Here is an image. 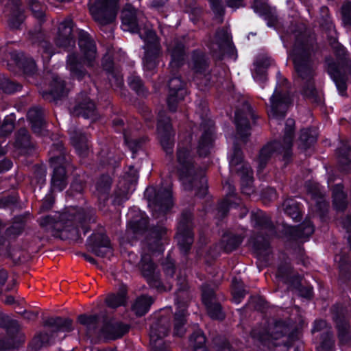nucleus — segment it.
<instances>
[{"label":"nucleus","instance_id":"f257e3e1","mask_svg":"<svg viewBox=\"0 0 351 351\" xmlns=\"http://www.w3.org/2000/svg\"><path fill=\"white\" fill-rule=\"evenodd\" d=\"M321 53L316 38L313 36H300L296 38L292 51V58L297 74V80L301 86V94L313 101H317V90L315 86V60Z\"/></svg>","mask_w":351,"mask_h":351},{"label":"nucleus","instance_id":"f03ea898","mask_svg":"<svg viewBox=\"0 0 351 351\" xmlns=\"http://www.w3.org/2000/svg\"><path fill=\"white\" fill-rule=\"evenodd\" d=\"M39 223L43 228L59 230L63 239L77 241L81 238L80 230L85 234L90 229L91 224L95 223V211L93 208L69 211L61 216L60 221L47 215L42 217Z\"/></svg>","mask_w":351,"mask_h":351},{"label":"nucleus","instance_id":"7ed1b4c3","mask_svg":"<svg viewBox=\"0 0 351 351\" xmlns=\"http://www.w3.org/2000/svg\"><path fill=\"white\" fill-rule=\"evenodd\" d=\"M176 160L180 180L185 190L197 189L196 195L204 197L207 193V180L204 172L195 167L193 158L189 147L178 144L176 152Z\"/></svg>","mask_w":351,"mask_h":351},{"label":"nucleus","instance_id":"20e7f679","mask_svg":"<svg viewBox=\"0 0 351 351\" xmlns=\"http://www.w3.org/2000/svg\"><path fill=\"white\" fill-rule=\"evenodd\" d=\"M251 222L257 231L256 235L251 239L253 249L259 258L265 259L271 254L269 239L276 234V226L270 217L261 210L251 213Z\"/></svg>","mask_w":351,"mask_h":351},{"label":"nucleus","instance_id":"39448f33","mask_svg":"<svg viewBox=\"0 0 351 351\" xmlns=\"http://www.w3.org/2000/svg\"><path fill=\"white\" fill-rule=\"evenodd\" d=\"M295 121L288 119L285 123L283 145L280 141H272L265 145L259 151L256 162L258 171H262L269 161L275 156L282 155V160L288 162L292 156L293 139L294 136Z\"/></svg>","mask_w":351,"mask_h":351},{"label":"nucleus","instance_id":"423d86ee","mask_svg":"<svg viewBox=\"0 0 351 351\" xmlns=\"http://www.w3.org/2000/svg\"><path fill=\"white\" fill-rule=\"evenodd\" d=\"M292 102L290 86L286 79L278 84L270 98V110L268 111L271 127L278 125L284 119L287 111Z\"/></svg>","mask_w":351,"mask_h":351},{"label":"nucleus","instance_id":"0eeeda50","mask_svg":"<svg viewBox=\"0 0 351 351\" xmlns=\"http://www.w3.org/2000/svg\"><path fill=\"white\" fill-rule=\"evenodd\" d=\"M177 281L178 287L176 293V304L178 310L174 315L173 335L182 337L186 332L184 325L186 322V308L192 295L184 278L178 277Z\"/></svg>","mask_w":351,"mask_h":351},{"label":"nucleus","instance_id":"6e6552de","mask_svg":"<svg viewBox=\"0 0 351 351\" xmlns=\"http://www.w3.org/2000/svg\"><path fill=\"white\" fill-rule=\"evenodd\" d=\"M332 49L339 61V64H337L332 57L328 56L325 58L324 67L327 73L335 82L338 90L343 94L347 88L346 77L345 74L339 69V64L342 66L345 62L349 60L348 53L341 43Z\"/></svg>","mask_w":351,"mask_h":351},{"label":"nucleus","instance_id":"1a4fd4ad","mask_svg":"<svg viewBox=\"0 0 351 351\" xmlns=\"http://www.w3.org/2000/svg\"><path fill=\"white\" fill-rule=\"evenodd\" d=\"M287 332V326L282 322L279 321L276 322L274 325L269 326L267 330L258 332L257 330H252L251 331V336L269 348L282 345L289 348L292 345L293 338L291 336H289L287 341H278Z\"/></svg>","mask_w":351,"mask_h":351},{"label":"nucleus","instance_id":"9d476101","mask_svg":"<svg viewBox=\"0 0 351 351\" xmlns=\"http://www.w3.org/2000/svg\"><path fill=\"white\" fill-rule=\"evenodd\" d=\"M118 7L119 0H95L89 10L94 21L105 26L116 20Z\"/></svg>","mask_w":351,"mask_h":351},{"label":"nucleus","instance_id":"9b49d317","mask_svg":"<svg viewBox=\"0 0 351 351\" xmlns=\"http://www.w3.org/2000/svg\"><path fill=\"white\" fill-rule=\"evenodd\" d=\"M146 195L148 196L149 206L156 218L164 217L173 206L172 194L169 189L160 188L156 190L150 187L147 189Z\"/></svg>","mask_w":351,"mask_h":351},{"label":"nucleus","instance_id":"f8f14e48","mask_svg":"<svg viewBox=\"0 0 351 351\" xmlns=\"http://www.w3.org/2000/svg\"><path fill=\"white\" fill-rule=\"evenodd\" d=\"M157 132L160 145L166 153L169 162L173 161L175 131L173 129L171 119L165 111H160L158 116Z\"/></svg>","mask_w":351,"mask_h":351},{"label":"nucleus","instance_id":"ddd939ff","mask_svg":"<svg viewBox=\"0 0 351 351\" xmlns=\"http://www.w3.org/2000/svg\"><path fill=\"white\" fill-rule=\"evenodd\" d=\"M169 330V317L161 316L154 321L149 330L152 351H169V346L163 340L168 335Z\"/></svg>","mask_w":351,"mask_h":351},{"label":"nucleus","instance_id":"4468645a","mask_svg":"<svg viewBox=\"0 0 351 351\" xmlns=\"http://www.w3.org/2000/svg\"><path fill=\"white\" fill-rule=\"evenodd\" d=\"M207 46L213 56L217 60H221L225 54H234V47L230 35L224 27L216 31L213 39L210 40Z\"/></svg>","mask_w":351,"mask_h":351},{"label":"nucleus","instance_id":"2eb2a0df","mask_svg":"<svg viewBox=\"0 0 351 351\" xmlns=\"http://www.w3.org/2000/svg\"><path fill=\"white\" fill-rule=\"evenodd\" d=\"M193 215L189 210H184L178 225V242L180 250L186 254L193 243Z\"/></svg>","mask_w":351,"mask_h":351},{"label":"nucleus","instance_id":"dca6fc26","mask_svg":"<svg viewBox=\"0 0 351 351\" xmlns=\"http://www.w3.org/2000/svg\"><path fill=\"white\" fill-rule=\"evenodd\" d=\"M122 28L125 31L138 32L142 27L146 18L142 10L135 8L131 3H127L120 13Z\"/></svg>","mask_w":351,"mask_h":351},{"label":"nucleus","instance_id":"f3484780","mask_svg":"<svg viewBox=\"0 0 351 351\" xmlns=\"http://www.w3.org/2000/svg\"><path fill=\"white\" fill-rule=\"evenodd\" d=\"M78 46L84 64L88 68L97 65V51L95 41L86 31L80 29L77 32Z\"/></svg>","mask_w":351,"mask_h":351},{"label":"nucleus","instance_id":"a211bd4d","mask_svg":"<svg viewBox=\"0 0 351 351\" xmlns=\"http://www.w3.org/2000/svg\"><path fill=\"white\" fill-rule=\"evenodd\" d=\"M190 66L195 74V80L197 84H204L205 86H208L210 82L209 60L205 53L200 50L193 51Z\"/></svg>","mask_w":351,"mask_h":351},{"label":"nucleus","instance_id":"6ab92c4d","mask_svg":"<svg viewBox=\"0 0 351 351\" xmlns=\"http://www.w3.org/2000/svg\"><path fill=\"white\" fill-rule=\"evenodd\" d=\"M138 267L142 276L146 279L150 287L156 288L159 291L165 290L160 280V273L157 271L156 265L152 261L149 254H142Z\"/></svg>","mask_w":351,"mask_h":351},{"label":"nucleus","instance_id":"aec40b11","mask_svg":"<svg viewBox=\"0 0 351 351\" xmlns=\"http://www.w3.org/2000/svg\"><path fill=\"white\" fill-rule=\"evenodd\" d=\"M173 75L168 82L169 94L167 99V106L171 112H176L178 103L183 100L186 95L185 83L180 76L171 73Z\"/></svg>","mask_w":351,"mask_h":351},{"label":"nucleus","instance_id":"412c9836","mask_svg":"<svg viewBox=\"0 0 351 351\" xmlns=\"http://www.w3.org/2000/svg\"><path fill=\"white\" fill-rule=\"evenodd\" d=\"M87 246L89 250L97 256L106 257L112 254L110 240L103 229L91 234L88 239Z\"/></svg>","mask_w":351,"mask_h":351},{"label":"nucleus","instance_id":"4be33fe9","mask_svg":"<svg viewBox=\"0 0 351 351\" xmlns=\"http://www.w3.org/2000/svg\"><path fill=\"white\" fill-rule=\"evenodd\" d=\"M331 311L332 319L336 324L339 343L347 344L351 339V335L350 325L345 316L346 310L342 305L335 304L332 306Z\"/></svg>","mask_w":351,"mask_h":351},{"label":"nucleus","instance_id":"5701e85b","mask_svg":"<svg viewBox=\"0 0 351 351\" xmlns=\"http://www.w3.org/2000/svg\"><path fill=\"white\" fill-rule=\"evenodd\" d=\"M74 22L70 17L65 18L58 27V32L55 38L57 47L64 50H69L75 46V40L73 35Z\"/></svg>","mask_w":351,"mask_h":351},{"label":"nucleus","instance_id":"b1692460","mask_svg":"<svg viewBox=\"0 0 351 351\" xmlns=\"http://www.w3.org/2000/svg\"><path fill=\"white\" fill-rule=\"evenodd\" d=\"M254 119L255 116L251 106L245 102L242 109L237 110L235 112V124L238 134L244 142H246L250 135V125L248 117Z\"/></svg>","mask_w":351,"mask_h":351},{"label":"nucleus","instance_id":"393cba45","mask_svg":"<svg viewBox=\"0 0 351 351\" xmlns=\"http://www.w3.org/2000/svg\"><path fill=\"white\" fill-rule=\"evenodd\" d=\"M130 329L128 324H123L114 319L104 320L100 328L101 337L114 340L122 337Z\"/></svg>","mask_w":351,"mask_h":351},{"label":"nucleus","instance_id":"a878e982","mask_svg":"<svg viewBox=\"0 0 351 351\" xmlns=\"http://www.w3.org/2000/svg\"><path fill=\"white\" fill-rule=\"evenodd\" d=\"M167 52L171 56L170 72L175 74L184 63L186 53L184 43L178 38L173 39L167 46Z\"/></svg>","mask_w":351,"mask_h":351},{"label":"nucleus","instance_id":"bb28decb","mask_svg":"<svg viewBox=\"0 0 351 351\" xmlns=\"http://www.w3.org/2000/svg\"><path fill=\"white\" fill-rule=\"evenodd\" d=\"M20 328L19 322L12 319L5 329L9 337L0 340V351L14 349L24 342V336L19 333Z\"/></svg>","mask_w":351,"mask_h":351},{"label":"nucleus","instance_id":"cd10ccee","mask_svg":"<svg viewBox=\"0 0 351 351\" xmlns=\"http://www.w3.org/2000/svg\"><path fill=\"white\" fill-rule=\"evenodd\" d=\"M71 145L80 158H86L90 152V144L87 134L75 127L69 130Z\"/></svg>","mask_w":351,"mask_h":351},{"label":"nucleus","instance_id":"c85d7f7f","mask_svg":"<svg viewBox=\"0 0 351 351\" xmlns=\"http://www.w3.org/2000/svg\"><path fill=\"white\" fill-rule=\"evenodd\" d=\"M67 93L68 90L65 87L64 81L56 75H53L51 77L50 90L40 93L45 100L56 104L62 98L66 97Z\"/></svg>","mask_w":351,"mask_h":351},{"label":"nucleus","instance_id":"c756f323","mask_svg":"<svg viewBox=\"0 0 351 351\" xmlns=\"http://www.w3.org/2000/svg\"><path fill=\"white\" fill-rule=\"evenodd\" d=\"M49 161L51 167L70 166L71 156L62 141L53 143L49 151Z\"/></svg>","mask_w":351,"mask_h":351},{"label":"nucleus","instance_id":"7c9ffc66","mask_svg":"<svg viewBox=\"0 0 351 351\" xmlns=\"http://www.w3.org/2000/svg\"><path fill=\"white\" fill-rule=\"evenodd\" d=\"M85 66L83 57L80 56L77 52H71L66 56V68L73 78L78 80L84 79L88 74Z\"/></svg>","mask_w":351,"mask_h":351},{"label":"nucleus","instance_id":"2f4dec72","mask_svg":"<svg viewBox=\"0 0 351 351\" xmlns=\"http://www.w3.org/2000/svg\"><path fill=\"white\" fill-rule=\"evenodd\" d=\"M167 228L162 224L152 226L146 236L144 245L149 251L160 250L162 245L161 241L165 239L167 234Z\"/></svg>","mask_w":351,"mask_h":351},{"label":"nucleus","instance_id":"473e14b6","mask_svg":"<svg viewBox=\"0 0 351 351\" xmlns=\"http://www.w3.org/2000/svg\"><path fill=\"white\" fill-rule=\"evenodd\" d=\"M213 124L211 121L208 122V127L206 128L204 123L201 124L203 132L200 136L197 152L200 156H206L209 154L211 148L213 147Z\"/></svg>","mask_w":351,"mask_h":351},{"label":"nucleus","instance_id":"72a5a7b5","mask_svg":"<svg viewBox=\"0 0 351 351\" xmlns=\"http://www.w3.org/2000/svg\"><path fill=\"white\" fill-rule=\"evenodd\" d=\"M27 119L31 123L33 132L38 135L45 133V114L43 108L39 106L31 108L27 112Z\"/></svg>","mask_w":351,"mask_h":351},{"label":"nucleus","instance_id":"f704fd0d","mask_svg":"<svg viewBox=\"0 0 351 351\" xmlns=\"http://www.w3.org/2000/svg\"><path fill=\"white\" fill-rule=\"evenodd\" d=\"M6 7L10 12L8 20L9 27L13 29H19L25 19L21 0H9Z\"/></svg>","mask_w":351,"mask_h":351},{"label":"nucleus","instance_id":"c9c22d12","mask_svg":"<svg viewBox=\"0 0 351 351\" xmlns=\"http://www.w3.org/2000/svg\"><path fill=\"white\" fill-rule=\"evenodd\" d=\"M148 217L145 214L141 213L128 223L126 230L128 237L137 239L143 235L148 230Z\"/></svg>","mask_w":351,"mask_h":351},{"label":"nucleus","instance_id":"e433bc0d","mask_svg":"<svg viewBox=\"0 0 351 351\" xmlns=\"http://www.w3.org/2000/svg\"><path fill=\"white\" fill-rule=\"evenodd\" d=\"M77 321L85 327L88 336L90 337L94 336L101 337L100 328L101 327V321L98 315H80L77 317Z\"/></svg>","mask_w":351,"mask_h":351},{"label":"nucleus","instance_id":"4c0bfd02","mask_svg":"<svg viewBox=\"0 0 351 351\" xmlns=\"http://www.w3.org/2000/svg\"><path fill=\"white\" fill-rule=\"evenodd\" d=\"M241 177V189L242 193L250 195L254 193L253 171L247 164H243L241 168L236 169Z\"/></svg>","mask_w":351,"mask_h":351},{"label":"nucleus","instance_id":"58836bf2","mask_svg":"<svg viewBox=\"0 0 351 351\" xmlns=\"http://www.w3.org/2000/svg\"><path fill=\"white\" fill-rule=\"evenodd\" d=\"M112 178L108 175L101 176L96 182L94 195L100 203H105L109 199Z\"/></svg>","mask_w":351,"mask_h":351},{"label":"nucleus","instance_id":"ea45409f","mask_svg":"<svg viewBox=\"0 0 351 351\" xmlns=\"http://www.w3.org/2000/svg\"><path fill=\"white\" fill-rule=\"evenodd\" d=\"M71 113L73 116L86 119L93 117L96 113L95 104L90 98L85 97L77 102Z\"/></svg>","mask_w":351,"mask_h":351},{"label":"nucleus","instance_id":"a19ab883","mask_svg":"<svg viewBox=\"0 0 351 351\" xmlns=\"http://www.w3.org/2000/svg\"><path fill=\"white\" fill-rule=\"evenodd\" d=\"M29 40L32 44L38 45L46 55V58H50L53 53L52 44L47 39L45 34L41 29L29 32Z\"/></svg>","mask_w":351,"mask_h":351},{"label":"nucleus","instance_id":"79ce46f5","mask_svg":"<svg viewBox=\"0 0 351 351\" xmlns=\"http://www.w3.org/2000/svg\"><path fill=\"white\" fill-rule=\"evenodd\" d=\"M138 33L145 42L144 49L161 50L159 38L152 28L145 25Z\"/></svg>","mask_w":351,"mask_h":351},{"label":"nucleus","instance_id":"37998d69","mask_svg":"<svg viewBox=\"0 0 351 351\" xmlns=\"http://www.w3.org/2000/svg\"><path fill=\"white\" fill-rule=\"evenodd\" d=\"M69 166H54L51 180V191H61L67 184L66 168Z\"/></svg>","mask_w":351,"mask_h":351},{"label":"nucleus","instance_id":"c03bdc74","mask_svg":"<svg viewBox=\"0 0 351 351\" xmlns=\"http://www.w3.org/2000/svg\"><path fill=\"white\" fill-rule=\"evenodd\" d=\"M15 145L26 154H31L36 148V145L31 141L29 132L24 128L17 131Z\"/></svg>","mask_w":351,"mask_h":351},{"label":"nucleus","instance_id":"a18cd8bd","mask_svg":"<svg viewBox=\"0 0 351 351\" xmlns=\"http://www.w3.org/2000/svg\"><path fill=\"white\" fill-rule=\"evenodd\" d=\"M332 206L338 211H344L348 206L347 195L343 191V186L337 184L332 189Z\"/></svg>","mask_w":351,"mask_h":351},{"label":"nucleus","instance_id":"49530a36","mask_svg":"<svg viewBox=\"0 0 351 351\" xmlns=\"http://www.w3.org/2000/svg\"><path fill=\"white\" fill-rule=\"evenodd\" d=\"M72 322V320L69 318L49 317L45 321V326L51 328L53 332H69L73 330Z\"/></svg>","mask_w":351,"mask_h":351},{"label":"nucleus","instance_id":"de8ad7c7","mask_svg":"<svg viewBox=\"0 0 351 351\" xmlns=\"http://www.w3.org/2000/svg\"><path fill=\"white\" fill-rule=\"evenodd\" d=\"M254 79L258 81H265L266 80L267 70L271 65L270 59L265 56L258 57L254 62Z\"/></svg>","mask_w":351,"mask_h":351},{"label":"nucleus","instance_id":"09e8293b","mask_svg":"<svg viewBox=\"0 0 351 351\" xmlns=\"http://www.w3.org/2000/svg\"><path fill=\"white\" fill-rule=\"evenodd\" d=\"M243 240V237L241 235L227 233L223 235L221 245L225 252H231L241 244Z\"/></svg>","mask_w":351,"mask_h":351},{"label":"nucleus","instance_id":"8fccbe9b","mask_svg":"<svg viewBox=\"0 0 351 351\" xmlns=\"http://www.w3.org/2000/svg\"><path fill=\"white\" fill-rule=\"evenodd\" d=\"M351 152V147L348 143H342L341 145L337 148V154L339 162L342 169L346 171L351 169V158L350 153Z\"/></svg>","mask_w":351,"mask_h":351},{"label":"nucleus","instance_id":"3c124183","mask_svg":"<svg viewBox=\"0 0 351 351\" xmlns=\"http://www.w3.org/2000/svg\"><path fill=\"white\" fill-rule=\"evenodd\" d=\"M282 209L285 213L295 221L302 219L301 212L298 203L293 199H287L282 203Z\"/></svg>","mask_w":351,"mask_h":351},{"label":"nucleus","instance_id":"603ef678","mask_svg":"<svg viewBox=\"0 0 351 351\" xmlns=\"http://www.w3.org/2000/svg\"><path fill=\"white\" fill-rule=\"evenodd\" d=\"M314 232V226L310 221H304L298 226L292 227L291 233L294 238L302 239L311 236Z\"/></svg>","mask_w":351,"mask_h":351},{"label":"nucleus","instance_id":"864d4df0","mask_svg":"<svg viewBox=\"0 0 351 351\" xmlns=\"http://www.w3.org/2000/svg\"><path fill=\"white\" fill-rule=\"evenodd\" d=\"M153 303L152 297L142 295L136 299L132 306V310L138 316H143L149 310L150 306Z\"/></svg>","mask_w":351,"mask_h":351},{"label":"nucleus","instance_id":"5fc2aeb1","mask_svg":"<svg viewBox=\"0 0 351 351\" xmlns=\"http://www.w3.org/2000/svg\"><path fill=\"white\" fill-rule=\"evenodd\" d=\"M161 50L145 49L143 58L144 67L149 71H152L156 67L157 58L159 56Z\"/></svg>","mask_w":351,"mask_h":351},{"label":"nucleus","instance_id":"6e6d98bb","mask_svg":"<svg viewBox=\"0 0 351 351\" xmlns=\"http://www.w3.org/2000/svg\"><path fill=\"white\" fill-rule=\"evenodd\" d=\"M293 274V269L289 263L285 262L279 265L276 277L278 281L287 284Z\"/></svg>","mask_w":351,"mask_h":351},{"label":"nucleus","instance_id":"4d7b16f0","mask_svg":"<svg viewBox=\"0 0 351 351\" xmlns=\"http://www.w3.org/2000/svg\"><path fill=\"white\" fill-rule=\"evenodd\" d=\"M86 178L84 176H76L74 177L71 184L70 189L68 193L72 196H75L77 194H82L86 189Z\"/></svg>","mask_w":351,"mask_h":351},{"label":"nucleus","instance_id":"13d9d810","mask_svg":"<svg viewBox=\"0 0 351 351\" xmlns=\"http://www.w3.org/2000/svg\"><path fill=\"white\" fill-rule=\"evenodd\" d=\"M338 259L340 275L349 279L351 277V262L346 254H339L336 256Z\"/></svg>","mask_w":351,"mask_h":351},{"label":"nucleus","instance_id":"bf43d9fd","mask_svg":"<svg viewBox=\"0 0 351 351\" xmlns=\"http://www.w3.org/2000/svg\"><path fill=\"white\" fill-rule=\"evenodd\" d=\"M335 347L334 335L331 327L321 335L322 351H333Z\"/></svg>","mask_w":351,"mask_h":351},{"label":"nucleus","instance_id":"052dcab7","mask_svg":"<svg viewBox=\"0 0 351 351\" xmlns=\"http://www.w3.org/2000/svg\"><path fill=\"white\" fill-rule=\"evenodd\" d=\"M28 4L34 17L38 19L40 23L45 21L46 6L40 3L38 0H28Z\"/></svg>","mask_w":351,"mask_h":351},{"label":"nucleus","instance_id":"680f3d73","mask_svg":"<svg viewBox=\"0 0 351 351\" xmlns=\"http://www.w3.org/2000/svg\"><path fill=\"white\" fill-rule=\"evenodd\" d=\"M125 291L124 290H121L117 293L109 295L106 299L108 306L114 308L121 305H124L125 302Z\"/></svg>","mask_w":351,"mask_h":351},{"label":"nucleus","instance_id":"e2e57ef3","mask_svg":"<svg viewBox=\"0 0 351 351\" xmlns=\"http://www.w3.org/2000/svg\"><path fill=\"white\" fill-rule=\"evenodd\" d=\"M128 84L130 88L134 90L138 95H147V90L142 80L138 76L132 75L129 77Z\"/></svg>","mask_w":351,"mask_h":351},{"label":"nucleus","instance_id":"0e129e2a","mask_svg":"<svg viewBox=\"0 0 351 351\" xmlns=\"http://www.w3.org/2000/svg\"><path fill=\"white\" fill-rule=\"evenodd\" d=\"M206 307L208 315L213 319H223L224 314L221 310V306L219 302H213L204 304Z\"/></svg>","mask_w":351,"mask_h":351},{"label":"nucleus","instance_id":"69168bd1","mask_svg":"<svg viewBox=\"0 0 351 351\" xmlns=\"http://www.w3.org/2000/svg\"><path fill=\"white\" fill-rule=\"evenodd\" d=\"M190 343L194 351L205 348L206 337L204 333L197 330L194 332L190 337Z\"/></svg>","mask_w":351,"mask_h":351},{"label":"nucleus","instance_id":"338daca9","mask_svg":"<svg viewBox=\"0 0 351 351\" xmlns=\"http://www.w3.org/2000/svg\"><path fill=\"white\" fill-rule=\"evenodd\" d=\"M50 336L47 333H41L36 336L31 342V347L34 351H38L44 346L49 345Z\"/></svg>","mask_w":351,"mask_h":351},{"label":"nucleus","instance_id":"774afa93","mask_svg":"<svg viewBox=\"0 0 351 351\" xmlns=\"http://www.w3.org/2000/svg\"><path fill=\"white\" fill-rule=\"evenodd\" d=\"M107 76L112 87L121 88L123 85V75L119 68L107 73Z\"/></svg>","mask_w":351,"mask_h":351}]
</instances>
